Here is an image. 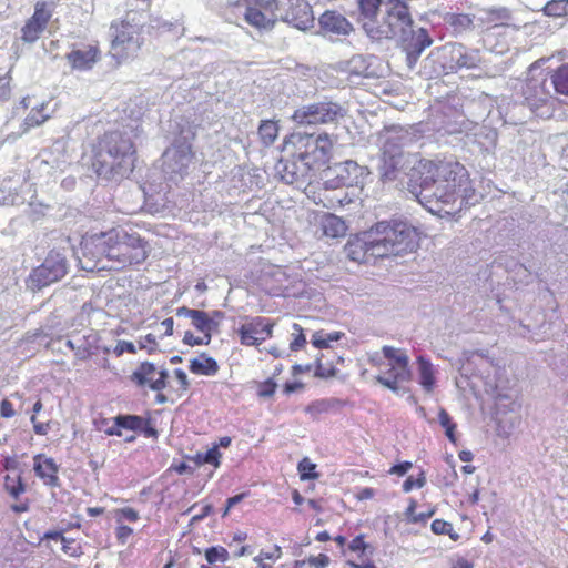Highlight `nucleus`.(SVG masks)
<instances>
[{
    "mask_svg": "<svg viewBox=\"0 0 568 568\" xmlns=\"http://www.w3.org/2000/svg\"><path fill=\"white\" fill-rule=\"evenodd\" d=\"M172 469L174 471H176L178 474H180V475H182V474H193L194 473V468L191 467L185 462H181L179 464L172 465Z\"/></svg>",
    "mask_w": 568,
    "mask_h": 568,
    "instance_id": "obj_63",
    "label": "nucleus"
},
{
    "mask_svg": "<svg viewBox=\"0 0 568 568\" xmlns=\"http://www.w3.org/2000/svg\"><path fill=\"white\" fill-rule=\"evenodd\" d=\"M304 192L308 199L316 204H322L324 207H334L336 203L342 204V200L328 195V191L321 183H308Z\"/></svg>",
    "mask_w": 568,
    "mask_h": 568,
    "instance_id": "obj_28",
    "label": "nucleus"
},
{
    "mask_svg": "<svg viewBox=\"0 0 568 568\" xmlns=\"http://www.w3.org/2000/svg\"><path fill=\"white\" fill-rule=\"evenodd\" d=\"M114 516L119 524H121L123 520H128L130 523H135L140 519L139 513L134 508H131V507H124L121 509H116L114 511Z\"/></svg>",
    "mask_w": 568,
    "mask_h": 568,
    "instance_id": "obj_51",
    "label": "nucleus"
},
{
    "mask_svg": "<svg viewBox=\"0 0 568 568\" xmlns=\"http://www.w3.org/2000/svg\"><path fill=\"white\" fill-rule=\"evenodd\" d=\"M334 148L332 136L326 133L308 134L293 132L284 138L280 161V174L288 184L307 180L314 170L324 166Z\"/></svg>",
    "mask_w": 568,
    "mask_h": 568,
    "instance_id": "obj_2",
    "label": "nucleus"
},
{
    "mask_svg": "<svg viewBox=\"0 0 568 568\" xmlns=\"http://www.w3.org/2000/svg\"><path fill=\"white\" fill-rule=\"evenodd\" d=\"M347 256L358 263H368L369 260L376 258L375 247L371 243V239L365 235V239L356 237L347 242L345 246Z\"/></svg>",
    "mask_w": 568,
    "mask_h": 568,
    "instance_id": "obj_25",
    "label": "nucleus"
},
{
    "mask_svg": "<svg viewBox=\"0 0 568 568\" xmlns=\"http://www.w3.org/2000/svg\"><path fill=\"white\" fill-rule=\"evenodd\" d=\"M0 415L3 418H11L16 415L12 403L7 398L2 399L0 403Z\"/></svg>",
    "mask_w": 568,
    "mask_h": 568,
    "instance_id": "obj_59",
    "label": "nucleus"
},
{
    "mask_svg": "<svg viewBox=\"0 0 568 568\" xmlns=\"http://www.w3.org/2000/svg\"><path fill=\"white\" fill-rule=\"evenodd\" d=\"M346 405V402L336 397L322 398L307 405L305 412L313 418L339 410Z\"/></svg>",
    "mask_w": 568,
    "mask_h": 568,
    "instance_id": "obj_26",
    "label": "nucleus"
},
{
    "mask_svg": "<svg viewBox=\"0 0 568 568\" xmlns=\"http://www.w3.org/2000/svg\"><path fill=\"white\" fill-rule=\"evenodd\" d=\"M375 496V489L374 488H371V487H364V488H361L356 495H355V498L359 501H363V500H368V499H372L374 498Z\"/></svg>",
    "mask_w": 568,
    "mask_h": 568,
    "instance_id": "obj_61",
    "label": "nucleus"
},
{
    "mask_svg": "<svg viewBox=\"0 0 568 568\" xmlns=\"http://www.w3.org/2000/svg\"><path fill=\"white\" fill-rule=\"evenodd\" d=\"M57 2L54 0H41L34 4L33 13L28 18L20 29V39L23 43H34L48 28Z\"/></svg>",
    "mask_w": 568,
    "mask_h": 568,
    "instance_id": "obj_13",
    "label": "nucleus"
},
{
    "mask_svg": "<svg viewBox=\"0 0 568 568\" xmlns=\"http://www.w3.org/2000/svg\"><path fill=\"white\" fill-rule=\"evenodd\" d=\"M130 378L138 387L161 394L165 387L168 372L151 362H142Z\"/></svg>",
    "mask_w": 568,
    "mask_h": 568,
    "instance_id": "obj_16",
    "label": "nucleus"
},
{
    "mask_svg": "<svg viewBox=\"0 0 568 568\" xmlns=\"http://www.w3.org/2000/svg\"><path fill=\"white\" fill-rule=\"evenodd\" d=\"M417 501L413 498L409 499L408 506L404 511L405 520L408 524H426L427 520L435 514V508L426 513H416Z\"/></svg>",
    "mask_w": 568,
    "mask_h": 568,
    "instance_id": "obj_35",
    "label": "nucleus"
},
{
    "mask_svg": "<svg viewBox=\"0 0 568 568\" xmlns=\"http://www.w3.org/2000/svg\"><path fill=\"white\" fill-rule=\"evenodd\" d=\"M347 550L356 554L359 559H364L373 554L374 547L365 540V535L361 534L348 542Z\"/></svg>",
    "mask_w": 568,
    "mask_h": 568,
    "instance_id": "obj_36",
    "label": "nucleus"
},
{
    "mask_svg": "<svg viewBox=\"0 0 568 568\" xmlns=\"http://www.w3.org/2000/svg\"><path fill=\"white\" fill-rule=\"evenodd\" d=\"M344 336L342 332H325L324 329L316 331L312 336V344L314 347L324 349L331 346L332 342H337Z\"/></svg>",
    "mask_w": 568,
    "mask_h": 568,
    "instance_id": "obj_37",
    "label": "nucleus"
},
{
    "mask_svg": "<svg viewBox=\"0 0 568 568\" xmlns=\"http://www.w3.org/2000/svg\"><path fill=\"white\" fill-rule=\"evenodd\" d=\"M62 551L70 557H80L83 554L81 544L75 539L64 537L62 541Z\"/></svg>",
    "mask_w": 568,
    "mask_h": 568,
    "instance_id": "obj_50",
    "label": "nucleus"
},
{
    "mask_svg": "<svg viewBox=\"0 0 568 568\" xmlns=\"http://www.w3.org/2000/svg\"><path fill=\"white\" fill-rule=\"evenodd\" d=\"M525 103L532 112L544 106L549 100V91L545 80L536 78L527 79L521 88Z\"/></svg>",
    "mask_w": 568,
    "mask_h": 568,
    "instance_id": "obj_20",
    "label": "nucleus"
},
{
    "mask_svg": "<svg viewBox=\"0 0 568 568\" xmlns=\"http://www.w3.org/2000/svg\"><path fill=\"white\" fill-rule=\"evenodd\" d=\"M438 420L440 426L445 429V435L449 439L450 443L456 445L457 443V436H456V429L457 425L455 422H453L452 417L447 413L446 409L440 408L438 412Z\"/></svg>",
    "mask_w": 568,
    "mask_h": 568,
    "instance_id": "obj_38",
    "label": "nucleus"
},
{
    "mask_svg": "<svg viewBox=\"0 0 568 568\" xmlns=\"http://www.w3.org/2000/svg\"><path fill=\"white\" fill-rule=\"evenodd\" d=\"M426 485V476L424 471H420L416 478L409 476L405 479L402 485L404 493H409L416 488H423Z\"/></svg>",
    "mask_w": 568,
    "mask_h": 568,
    "instance_id": "obj_49",
    "label": "nucleus"
},
{
    "mask_svg": "<svg viewBox=\"0 0 568 568\" xmlns=\"http://www.w3.org/2000/svg\"><path fill=\"white\" fill-rule=\"evenodd\" d=\"M31 423L33 424L34 433L38 435H45L49 429L48 424L38 423L34 415L31 416Z\"/></svg>",
    "mask_w": 568,
    "mask_h": 568,
    "instance_id": "obj_64",
    "label": "nucleus"
},
{
    "mask_svg": "<svg viewBox=\"0 0 568 568\" xmlns=\"http://www.w3.org/2000/svg\"><path fill=\"white\" fill-rule=\"evenodd\" d=\"M283 556L282 547L278 545H274L271 549L264 550L262 549L257 556L253 558V561L257 565V568H273V566L268 562H275L280 560Z\"/></svg>",
    "mask_w": 568,
    "mask_h": 568,
    "instance_id": "obj_34",
    "label": "nucleus"
},
{
    "mask_svg": "<svg viewBox=\"0 0 568 568\" xmlns=\"http://www.w3.org/2000/svg\"><path fill=\"white\" fill-rule=\"evenodd\" d=\"M274 323L266 317L256 316L247 320L239 327L242 345L258 346L273 335Z\"/></svg>",
    "mask_w": 568,
    "mask_h": 568,
    "instance_id": "obj_15",
    "label": "nucleus"
},
{
    "mask_svg": "<svg viewBox=\"0 0 568 568\" xmlns=\"http://www.w3.org/2000/svg\"><path fill=\"white\" fill-rule=\"evenodd\" d=\"M301 480L317 479L320 474L316 471V464L308 457H304L297 465Z\"/></svg>",
    "mask_w": 568,
    "mask_h": 568,
    "instance_id": "obj_41",
    "label": "nucleus"
},
{
    "mask_svg": "<svg viewBox=\"0 0 568 568\" xmlns=\"http://www.w3.org/2000/svg\"><path fill=\"white\" fill-rule=\"evenodd\" d=\"M292 328H293V334H292L293 338L290 343V348L292 351H298V349L303 348L306 344V337L304 335V329L297 323H294Z\"/></svg>",
    "mask_w": 568,
    "mask_h": 568,
    "instance_id": "obj_48",
    "label": "nucleus"
},
{
    "mask_svg": "<svg viewBox=\"0 0 568 568\" xmlns=\"http://www.w3.org/2000/svg\"><path fill=\"white\" fill-rule=\"evenodd\" d=\"M276 388L277 383L271 377L256 384V395L260 398H270L275 394Z\"/></svg>",
    "mask_w": 568,
    "mask_h": 568,
    "instance_id": "obj_45",
    "label": "nucleus"
},
{
    "mask_svg": "<svg viewBox=\"0 0 568 568\" xmlns=\"http://www.w3.org/2000/svg\"><path fill=\"white\" fill-rule=\"evenodd\" d=\"M4 488L7 493L14 499H17L21 494L26 491V485L23 484L20 475L17 477L7 475L4 477Z\"/></svg>",
    "mask_w": 568,
    "mask_h": 568,
    "instance_id": "obj_40",
    "label": "nucleus"
},
{
    "mask_svg": "<svg viewBox=\"0 0 568 568\" xmlns=\"http://www.w3.org/2000/svg\"><path fill=\"white\" fill-rule=\"evenodd\" d=\"M189 388L190 381L187 374L181 368H175L171 377L168 375L164 390L161 394H156L155 400L159 404L173 403L182 398Z\"/></svg>",
    "mask_w": 568,
    "mask_h": 568,
    "instance_id": "obj_18",
    "label": "nucleus"
},
{
    "mask_svg": "<svg viewBox=\"0 0 568 568\" xmlns=\"http://www.w3.org/2000/svg\"><path fill=\"white\" fill-rule=\"evenodd\" d=\"M101 59V49L99 43L85 44L81 48L73 45L71 51L65 54V60L71 70L89 71Z\"/></svg>",
    "mask_w": 568,
    "mask_h": 568,
    "instance_id": "obj_17",
    "label": "nucleus"
},
{
    "mask_svg": "<svg viewBox=\"0 0 568 568\" xmlns=\"http://www.w3.org/2000/svg\"><path fill=\"white\" fill-rule=\"evenodd\" d=\"M338 369L333 364H325L323 356L316 359L314 375L321 378H329L336 376Z\"/></svg>",
    "mask_w": 568,
    "mask_h": 568,
    "instance_id": "obj_46",
    "label": "nucleus"
},
{
    "mask_svg": "<svg viewBox=\"0 0 568 568\" xmlns=\"http://www.w3.org/2000/svg\"><path fill=\"white\" fill-rule=\"evenodd\" d=\"M110 30L112 32V40L109 54L115 63L122 64L136 59L144 44L142 37L143 27L130 22L125 17L114 20L110 26Z\"/></svg>",
    "mask_w": 568,
    "mask_h": 568,
    "instance_id": "obj_7",
    "label": "nucleus"
},
{
    "mask_svg": "<svg viewBox=\"0 0 568 568\" xmlns=\"http://www.w3.org/2000/svg\"><path fill=\"white\" fill-rule=\"evenodd\" d=\"M280 125L275 120H263L257 128V135L264 146L274 144L278 136Z\"/></svg>",
    "mask_w": 568,
    "mask_h": 568,
    "instance_id": "obj_31",
    "label": "nucleus"
},
{
    "mask_svg": "<svg viewBox=\"0 0 568 568\" xmlns=\"http://www.w3.org/2000/svg\"><path fill=\"white\" fill-rule=\"evenodd\" d=\"M222 454L217 449V446H212L207 452L203 453V460L205 464H210L215 468L221 465Z\"/></svg>",
    "mask_w": 568,
    "mask_h": 568,
    "instance_id": "obj_53",
    "label": "nucleus"
},
{
    "mask_svg": "<svg viewBox=\"0 0 568 568\" xmlns=\"http://www.w3.org/2000/svg\"><path fill=\"white\" fill-rule=\"evenodd\" d=\"M413 467L412 462L405 460L399 464L392 466L388 470L389 475L404 476Z\"/></svg>",
    "mask_w": 568,
    "mask_h": 568,
    "instance_id": "obj_55",
    "label": "nucleus"
},
{
    "mask_svg": "<svg viewBox=\"0 0 568 568\" xmlns=\"http://www.w3.org/2000/svg\"><path fill=\"white\" fill-rule=\"evenodd\" d=\"M189 368L191 373L203 376H214L217 374L220 366L217 362L202 353L199 357L190 361Z\"/></svg>",
    "mask_w": 568,
    "mask_h": 568,
    "instance_id": "obj_29",
    "label": "nucleus"
},
{
    "mask_svg": "<svg viewBox=\"0 0 568 568\" xmlns=\"http://www.w3.org/2000/svg\"><path fill=\"white\" fill-rule=\"evenodd\" d=\"M413 27L409 7L402 0H389L381 23L368 29V34L376 39L404 37Z\"/></svg>",
    "mask_w": 568,
    "mask_h": 568,
    "instance_id": "obj_9",
    "label": "nucleus"
},
{
    "mask_svg": "<svg viewBox=\"0 0 568 568\" xmlns=\"http://www.w3.org/2000/svg\"><path fill=\"white\" fill-rule=\"evenodd\" d=\"M171 154L174 164L180 174L186 173V170L194 158L192 143L183 138L173 142L172 148L165 151V155Z\"/></svg>",
    "mask_w": 568,
    "mask_h": 568,
    "instance_id": "obj_21",
    "label": "nucleus"
},
{
    "mask_svg": "<svg viewBox=\"0 0 568 568\" xmlns=\"http://www.w3.org/2000/svg\"><path fill=\"white\" fill-rule=\"evenodd\" d=\"M430 529L435 535H447L453 541L460 539V535L454 529L453 524L444 519L433 520Z\"/></svg>",
    "mask_w": 568,
    "mask_h": 568,
    "instance_id": "obj_39",
    "label": "nucleus"
},
{
    "mask_svg": "<svg viewBox=\"0 0 568 568\" xmlns=\"http://www.w3.org/2000/svg\"><path fill=\"white\" fill-rule=\"evenodd\" d=\"M361 20L364 29L368 32L369 27L376 24V17L379 11L382 0H357Z\"/></svg>",
    "mask_w": 568,
    "mask_h": 568,
    "instance_id": "obj_30",
    "label": "nucleus"
},
{
    "mask_svg": "<svg viewBox=\"0 0 568 568\" xmlns=\"http://www.w3.org/2000/svg\"><path fill=\"white\" fill-rule=\"evenodd\" d=\"M318 223L323 235L327 237L337 239L346 234L347 226L345 222L332 213L322 214Z\"/></svg>",
    "mask_w": 568,
    "mask_h": 568,
    "instance_id": "obj_27",
    "label": "nucleus"
},
{
    "mask_svg": "<svg viewBox=\"0 0 568 568\" xmlns=\"http://www.w3.org/2000/svg\"><path fill=\"white\" fill-rule=\"evenodd\" d=\"M33 469L44 485L50 487L59 485L58 466L52 458L42 454L36 455L33 457Z\"/></svg>",
    "mask_w": 568,
    "mask_h": 568,
    "instance_id": "obj_24",
    "label": "nucleus"
},
{
    "mask_svg": "<svg viewBox=\"0 0 568 568\" xmlns=\"http://www.w3.org/2000/svg\"><path fill=\"white\" fill-rule=\"evenodd\" d=\"M285 20L300 30H307L314 23L313 10L307 2L296 1L287 10Z\"/></svg>",
    "mask_w": 568,
    "mask_h": 568,
    "instance_id": "obj_22",
    "label": "nucleus"
},
{
    "mask_svg": "<svg viewBox=\"0 0 568 568\" xmlns=\"http://www.w3.org/2000/svg\"><path fill=\"white\" fill-rule=\"evenodd\" d=\"M143 419L135 415H120L115 418V425L121 428L138 430L142 427Z\"/></svg>",
    "mask_w": 568,
    "mask_h": 568,
    "instance_id": "obj_43",
    "label": "nucleus"
},
{
    "mask_svg": "<svg viewBox=\"0 0 568 568\" xmlns=\"http://www.w3.org/2000/svg\"><path fill=\"white\" fill-rule=\"evenodd\" d=\"M176 315L190 318L191 325L200 333V335H195L191 331L184 333L182 342L191 347L207 346L212 341L213 334L219 332L220 325L225 318V314L222 311L215 310L209 313L187 306L176 308Z\"/></svg>",
    "mask_w": 568,
    "mask_h": 568,
    "instance_id": "obj_8",
    "label": "nucleus"
},
{
    "mask_svg": "<svg viewBox=\"0 0 568 568\" xmlns=\"http://www.w3.org/2000/svg\"><path fill=\"white\" fill-rule=\"evenodd\" d=\"M545 13L548 16L559 17L564 10V6L560 1H550L545 6Z\"/></svg>",
    "mask_w": 568,
    "mask_h": 568,
    "instance_id": "obj_58",
    "label": "nucleus"
},
{
    "mask_svg": "<svg viewBox=\"0 0 568 568\" xmlns=\"http://www.w3.org/2000/svg\"><path fill=\"white\" fill-rule=\"evenodd\" d=\"M368 362L376 371V382L392 392H398L410 379L409 358L404 349L385 345Z\"/></svg>",
    "mask_w": 568,
    "mask_h": 568,
    "instance_id": "obj_6",
    "label": "nucleus"
},
{
    "mask_svg": "<svg viewBox=\"0 0 568 568\" xmlns=\"http://www.w3.org/2000/svg\"><path fill=\"white\" fill-rule=\"evenodd\" d=\"M67 272L65 258L50 252L44 261L31 271L27 278V286L31 291H39L63 278Z\"/></svg>",
    "mask_w": 568,
    "mask_h": 568,
    "instance_id": "obj_12",
    "label": "nucleus"
},
{
    "mask_svg": "<svg viewBox=\"0 0 568 568\" xmlns=\"http://www.w3.org/2000/svg\"><path fill=\"white\" fill-rule=\"evenodd\" d=\"M475 191L467 169L456 160H426L422 164L419 203L435 199L445 205L459 201L462 206Z\"/></svg>",
    "mask_w": 568,
    "mask_h": 568,
    "instance_id": "obj_4",
    "label": "nucleus"
},
{
    "mask_svg": "<svg viewBox=\"0 0 568 568\" xmlns=\"http://www.w3.org/2000/svg\"><path fill=\"white\" fill-rule=\"evenodd\" d=\"M44 106L41 105L39 108H32L29 114L24 119V125L30 128H36L41 125L48 120V115L43 113Z\"/></svg>",
    "mask_w": 568,
    "mask_h": 568,
    "instance_id": "obj_42",
    "label": "nucleus"
},
{
    "mask_svg": "<svg viewBox=\"0 0 568 568\" xmlns=\"http://www.w3.org/2000/svg\"><path fill=\"white\" fill-rule=\"evenodd\" d=\"M323 184L326 187V190L329 192L332 190H336V189L346 186L347 181H346L345 176L336 175L335 178L325 181Z\"/></svg>",
    "mask_w": 568,
    "mask_h": 568,
    "instance_id": "obj_56",
    "label": "nucleus"
},
{
    "mask_svg": "<svg viewBox=\"0 0 568 568\" xmlns=\"http://www.w3.org/2000/svg\"><path fill=\"white\" fill-rule=\"evenodd\" d=\"M205 559L209 564L225 562L229 560V552L222 546L210 547L205 550Z\"/></svg>",
    "mask_w": 568,
    "mask_h": 568,
    "instance_id": "obj_44",
    "label": "nucleus"
},
{
    "mask_svg": "<svg viewBox=\"0 0 568 568\" xmlns=\"http://www.w3.org/2000/svg\"><path fill=\"white\" fill-rule=\"evenodd\" d=\"M150 253V242L139 232L116 226L94 234L83 244V267L98 272H123L142 265Z\"/></svg>",
    "mask_w": 568,
    "mask_h": 568,
    "instance_id": "obj_1",
    "label": "nucleus"
},
{
    "mask_svg": "<svg viewBox=\"0 0 568 568\" xmlns=\"http://www.w3.org/2000/svg\"><path fill=\"white\" fill-rule=\"evenodd\" d=\"M320 26L323 32L337 36H347L353 31L352 23L336 11H325L320 17Z\"/></svg>",
    "mask_w": 568,
    "mask_h": 568,
    "instance_id": "obj_23",
    "label": "nucleus"
},
{
    "mask_svg": "<svg viewBox=\"0 0 568 568\" xmlns=\"http://www.w3.org/2000/svg\"><path fill=\"white\" fill-rule=\"evenodd\" d=\"M140 349L146 351L148 354H153L159 349L156 336L152 333L140 336L136 341Z\"/></svg>",
    "mask_w": 568,
    "mask_h": 568,
    "instance_id": "obj_47",
    "label": "nucleus"
},
{
    "mask_svg": "<svg viewBox=\"0 0 568 568\" xmlns=\"http://www.w3.org/2000/svg\"><path fill=\"white\" fill-rule=\"evenodd\" d=\"M550 80L558 94L568 97V62L555 69L550 75Z\"/></svg>",
    "mask_w": 568,
    "mask_h": 568,
    "instance_id": "obj_33",
    "label": "nucleus"
},
{
    "mask_svg": "<svg viewBox=\"0 0 568 568\" xmlns=\"http://www.w3.org/2000/svg\"><path fill=\"white\" fill-rule=\"evenodd\" d=\"M303 387H304V384L301 383V382H287L283 386V392L286 395H290V394H292L294 392L303 389Z\"/></svg>",
    "mask_w": 568,
    "mask_h": 568,
    "instance_id": "obj_62",
    "label": "nucleus"
},
{
    "mask_svg": "<svg viewBox=\"0 0 568 568\" xmlns=\"http://www.w3.org/2000/svg\"><path fill=\"white\" fill-rule=\"evenodd\" d=\"M83 158L99 179L121 182L134 171L136 148L126 133L111 129L89 143Z\"/></svg>",
    "mask_w": 568,
    "mask_h": 568,
    "instance_id": "obj_3",
    "label": "nucleus"
},
{
    "mask_svg": "<svg viewBox=\"0 0 568 568\" xmlns=\"http://www.w3.org/2000/svg\"><path fill=\"white\" fill-rule=\"evenodd\" d=\"M11 77L8 71L0 67V100H7L10 97Z\"/></svg>",
    "mask_w": 568,
    "mask_h": 568,
    "instance_id": "obj_52",
    "label": "nucleus"
},
{
    "mask_svg": "<svg viewBox=\"0 0 568 568\" xmlns=\"http://www.w3.org/2000/svg\"><path fill=\"white\" fill-rule=\"evenodd\" d=\"M366 236L379 257L407 254L419 245L417 230L404 222H377L366 232Z\"/></svg>",
    "mask_w": 568,
    "mask_h": 568,
    "instance_id": "obj_5",
    "label": "nucleus"
},
{
    "mask_svg": "<svg viewBox=\"0 0 568 568\" xmlns=\"http://www.w3.org/2000/svg\"><path fill=\"white\" fill-rule=\"evenodd\" d=\"M244 7V20L258 31H270L277 22V0H237Z\"/></svg>",
    "mask_w": 568,
    "mask_h": 568,
    "instance_id": "obj_11",
    "label": "nucleus"
},
{
    "mask_svg": "<svg viewBox=\"0 0 568 568\" xmlns=\"http://www.w3.org/2000/svg\"><path fill=\"white\" fill-rule=\"evenodd\" d=\"M245 496H246V494L242 493V494H239V495L227 498L226 506H225V509H224L222 516L223 517L226 516L229 514V511L231 510V508H233L236 504L241 503L245 498Z\"/></svg>",
    "mask_w": 568,
    "mask_h": 568,
    "instance_id": "obj_60",
    "label": "nucleus"
},
{
    "mask_svg": "<svg viewBox=\"0 0 568 568\" xmlns=\"http://www.w3.org/2000/svg\"><path fill=\"white\" fill-rule=\"evenodd\" d=\"M403 143L398 136L387 138L383 144L379 174L383 181H394L403 168Z\"/></svg>",
    "mask_w": 568,
    "mask_h": 568,
    "instance_id": "obj_14",
    "label": "nucleus"
},
{
    "mask_svg": "<svg viewBox=\"0 0 568 568\" xmlns=\"http://www.w3.org/2000/svg\"><path fill=\"white\" fill-rule=\"evenodd\" d=\"M345 110L336 102L324 100L297 108L291 119L300 126L321 125L344 118Z\"/></svg>",
    "mask_w": 568,
    "mask_h": 568,
    "instance_id": "obj_10",
    "label": "nucleus"
},
{
    "mask_svg": "<svg viewBox=\"0 0 568 568\" xmlns=\"http://www.w3.org/2000/svg\"><path fill=\"white\" fill-rule=\"evenodd\" d=\"M399 38L402 39V48L406 52L407 60L410 63H415L422 52L433 43V39L424 28H419L416 31L410 29L407 34Z\"/></svg>",
    "mask_w": 568,
    "mask_h": 568,
    "instance_id": "obj_19",
    "label": "nucleus"
},
{
    "mask_svg": "<svg viewBox=\"0 0 568 568\" xmlns=\"http://www.w3.org/2000/svg\"><path fill=\"white\" fill-rule=\"evenodd\" d=\"M132 534L133 529L122 524H120L115 530V536L120 544H125Z\"/></svg>",
    "mask_w": 568,
    "mask_h": 568,
    "instance_id": "obj_57",
    "label": "nucleus"
},
{
    "mask_svg": "<svg viewBox=\"0 0 568 568\" xmlns=\"http://www.w3.org/2000/svg\"><path fill=\"white\" fill-rule=\"evenodd\" d=\"M307 562L313 568H326L329 565V557L325 554L310 556Z\"/></svg>",
    "mask_w": 568,
    "mask_h": 568,
    "instance_id": "obj_54",
    "label": "nucleus"
},
{
    "mask_svg": "<svg viewBox=\"0 0 568 568\" xmlns=\"http://www.w3.org/2000/svg\"><path fill=\"white\" fill-rule=\"evenodd\" d=\"M418 363V374H419V384L426 392H432L435 385V376L433 365L429 361L424 357L417 358Z\"/></svg>",
    "mask_w": 568,
    "mask_h": 568,
    "instance_id": "obj_32",
    "label": "nucleus"
}]
</instances>
